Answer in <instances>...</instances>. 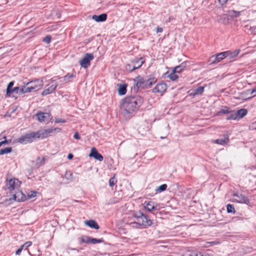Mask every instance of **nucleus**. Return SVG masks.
<instances>
[{"label": "nucleus", "mask_w": 256, "mask_h": 256, "mask_svg": "<svg viewBox=\"0 0 256 256\" xmlns=\"http://www.w3.org/2000/svg\"><path fill=\"white\" fill-rule=\"evenodd\" d=\"M143 103V98L140 96H127L121 102V110L126 116L136 112Z\"/></svg>", "instance_id": "obj_1"}, {"label": "nucleus", "mask_w": 256, "mask_h": 256, "mask_svg": "<svg viewBox=\"0 0 256 256\" xmlns=\"http://www.w3.org/2000/svg\"><path fill=\"white\" fill-rule=\"evenodd\" d=\"M134 218V222H132V226L138 228H144L150 226L152 222L150 219L148 218L142 212H138L133 215Z\"/></svg>", "instance_id": "obj_2"}, {"label": "nucleus", "mask_w": 256, "mask_h": 256, "mask_svg": "<svg viewBox=\"0 0 256 256\" xmlns=\"http://www.w3.org/2000/svg\"><path fill=\"white\" fill-rule=\"evenodd\" d=\"M30 92H35L40 90L43 86V81L41 80H36L26 83Z\"/></svg>", "instance_id": "obj_3"}, {"label": "nucleus", "mask_w": 256, "mask_h": 256, "mask_svg": "<svg viewBox=\"0 0 256 256\" xmlns=\"http://www.w3.org/2000/svg\"><path fill=\"white\" fill-rule=\"evenodd\" d=\"M94 58L92 54L86 53L84 54V57L80 60V66L84 68H88L90 64V61Z\"/></svg>", "instance_id": "obj_4"}, {"label": "nucleus", "mask_w": 256, "mask_h": 256, "mask_svg": "<svg viewBox=\"0 0 256 256\" xmlns=\"http://www.w3.org/2000/svg\"><path fill=\"white\" fill-rule=\"evenodd\" d=\"M62 129L60 128H50L48 129L41 130L40 135L41 139H44L50 136L52 134H55L56 132H60Z\"/></svg>", "instance_id": "obj_5"}, {"label": "nucleus", "mask_w": 256, "mask_h": 256, "mask_svg": "<svg viewBox=\"0 0 256 256\" xmlns=\"http://www.w3.org/2000/svg\"><path fill=\"white\" fill-rule=\"evenodd\" d=\"M58 86V84L56 80H52L50 82L48 85V86L47 88L45 89L42 92V96H46L47 94L53 92Z\"/></svg>", "instance_id": "obj_6"}, {"label": "nucleus", "mask_w": 256, "mask_h": 256, "mask_svg": "<svg viewBox=\"0 0 256 256\" xmlns=\"http://www.w3.org/2000/svg\"><path fill=\"white\" fill-rule=\"evenodd\" d=\"M20 184V182L16 178L10 179L6 183L8 188L10 190L18 188Z\"/></svg>", "instance_id": "obj_7"}, {"label": "nucleus", "mask_w": 256, "mask_h": 256, "mask_svg": "<svg viewBox=\"0 0 256 256\" xmlns=\"http://www.w3.org/2000/svg\"><path fill=\"white\" fill-rule=\"evenodd\" d=\"M233 196L236 198L235 200L238 203L245 204H248L250 203V200L248 198L244 196L242 194H234Z\"/></svg>", "instance_id": "obj_8"}, {"label": "nucleus", "mask_w": 256, "mask_h": 256, "mask_svg": "<svg viewBox=\"0 0 256 256\" xmlns=\"http://www.w3.org/2000/svg\"><path fill=\"white\" fill-rule=\"evenodd\" d=\"M88 156L90 157H93L94 158L99 160L100 162H102L104 160L103 156L100 154L94 147L92 148Z\"/></svg>", "instance_id": "obj_9"}, {"label": "nucleus", "mask_w": 256, "mask_h": 256, "mask_svg": "<svg viewBox=\"0 0 256 256\" xmlns=\"http://www.w3.org/2000/svg\"><path fill=\"white\" fill-rule=\"evenodd\" d=\"M37 119L40 122H46L49 120L50 114L48 112H38L36 115Z\"/></svg>", "instance_id": "obj_10"}, {"label": "nucleus", "mask_w": 256, "mask_h": 256, "mask_svg": "<svg viewBox=\"0 0 256 256\" xmlns=\"http://www.w3.org/2000/svg\"><path fill=\"white\" fill-rule=\"evenodd\" d=\"M167 89L166 84L162 82L157 84L156 86L152 90V92H158V93H162L164 92Z\"/></svg>", "instance_id": "obj_11"}, {"label": "nucleus", "mask_w": 256, "mask_h": 256, "mask_svg": "<svg viewBox=\"0 0 256 256\" xmlns=\"http://www.w3.org/2000/svg\"><path fill=\"white\" fill-rule=\"evenodd\" d=\"M144 58H136L132 62V70H135L140 68L142 64L144 62Z\"/></svg>", "instance_id": "obj_12"}, {"label": "nucleus", "mask_w": 256, "mask_h": 256, "mask_svg": "<svg viewBox=\"0 0 256 256\" xmlns=\"http://www.w3.org/2000/svg\"><path fill=\"white\" fill-rule=\"evenodd\" d=\"M224 52H222L217 54L216 56H213L211 57L212 64L218 63L226 58Z\"/></svg>", "instance_id": "obj_13"}, {"label": "nucleus", "mask_w": 256, "mask_h": 256, "mask_svg": "<svg viewBox=\"0 0 256 256\" xmlns=\"http://www.w3.org/2000/svg\"><path fill=\"white\" fill-rule=\"evenodd\" d=\"M18 142L20 144H28L31 143L30 136L29 133H27L24 136H20L18 140Z\"/></svg>", "instance_id": "obj_14"}, {"label": "nucleus", "mask_w": 256, "mask_h": 256, "mask_svg": "<svg viewBox=\"0 0 256 256\" xmlns=\"http://www.w3.org/2000/svg\"><path fill=\"white\" fill-rule=\"evenodd\" d=\"M240 52V50H236L234 52H232L230 50H228L226 52H224L226 58L228 57L230 59L234 58L236 57L239 54Z\"/></svg>", "instance_id": "obj_15"}, {"label": "nucleus", "mask_w": 256, "mask_h": 256, "mask_svg": "<svg viewBox=\"0 0 256 256\" xmlns=\"http://www.w3.org/2000/svg\"><path fill=\"white\" fill-rule=\"evenodd\" d=\"M13 199L16 201L22 202L26 200V197L22 192L18 191L13 194Z\"/></svg>", "instance_id": "obj_16"}, {"label": "nucleus", "mask_w": 256, "mask_h": 256, "mask_svg": "<svg viewBox=\"0 0 256 256\" xmlns=\"http://www.w3.org/2000/svg\"><path fill=\"white\" fill-rule=\"evenodd\" d=\"M144 208L150 212H152L154 210H158L156 206H154V202H146L144 203Z\"/></svg>", "instance_id": "obj_17"}, {"label": "nucleus", "mask_w": 256, "mask_h": 256, "mask_svg": "<svg viewBox=\"0 0 256 256\" xmlns=\"http://www.w3.org/2000/svg\"><path fill=\"white\" fill-rule=\"evenodd\" d=\"M144 79L141 76H138L136 80H134V84L136 85L137 88H144Z\"/></svg>", "instance_id": "obj_18"}, {"label": "nucleus", "mask_w": 256, "mask_h": 256, "mask_svg": "<svg viewBox=\"0 0 256 256\" xmlns=\"http://www.w3.org/2000/svg\"><path fill=\"white\" fill-rule=\"evenodd\" d=\"M107 15L106 14H102L100 15H94L92 16V19L96 22H102L106 20Z\"/></svg>", "instance_id": "obj_19"}, {"label": "nucleus", "mask_w": 256, "mask_h": 256, "mask_svg": "<svg viewBox=\"0 0 256 256\" xmlns=\"http://www.w3.org/2000/svg\"><path fill=\"white\" fill-rule=\"evenodd\" d=\"M84 224L89 227L94 228L96 230H98L100 228L97 222L94 220H91L85 221Z\"/></svg>", "instance_id": "obj_20"}, {"label": "nucleus", "mask_w": 256, "mask_h": 256, "mask_svg": "<svg viewBox=\"0 0 256 256\" xmlns=\"http://www.w3.org/2000/svg\"><path fill=\"white\" fill-rule=\"evenodd\" d=\"M156 82V80L154 78H149L148 80H144L143 88H146L150 87L152 85L154 84Z\"/></svg>", "instance_id": "obj_21"}, {"label": "nucleus", "mask_w": 256, "mask_h": 256, "mask_svg": "<svg viewBox=\"0 0 256 256\" xmlns=\"http://www.w3.org/2000/svg\"><path fill=\"white\" fill-rule=\"evenodd\" d=\"M236 113L237 115L238 119H239L244 116L247 114L248 111L245 108H242L236 111Z\"/></svg>", "instance_id": "obj_22"}, {"label": "nucleus", "mask_w": 256, "mask_h": 256, "mask_svg": "<svg viewBox=\"0 0 256 256\" xmlns=\"http://www.w3.org/2000/svg\"><path fill=\"white\" fill-rule=\"evenodd\" d=\"M229 142V138L227 136H224V138H219L216 140H214V142L217 144H220L221 145H224V144H226L228 143Z\"/></svg>", "instance_id": "obj_23"}, {"label": "nucleus", "mask_w": 256, "mask_h": 256, "mask_svg": "<svg viewBox=\"0 0 256 256\" xmlns=\"http://www.w3.org/2000/svg\"><path fill=\"white\" fill-rule=\"evenodd\" d=\"M186 62H182L180 65L173 68L172 70L176 73H180L186 68Z\"/></svg>", "instance_id": "obj_24"}, {"label": "nucleus", "mask_w": 256, "mask_h": 256, "mask_svg": "<svg viewBox=\"0 0 256 256\" xmlns=\"http://www.w3.org/2000/svg\"><path fill=\"white\" fill-rule=\"evenodd\" d=\"M118 92L120 95H124L126 92V85L120 84L118 88Z\"/></svg>", "instance_id": "obj_25"}, {"label": "nucleus", "mask_w": 256, "mask_h": 256, "mask_svg": "<svg viewBox=\"0 0 256 256\" xmlns=\"http://www.w3.org/2000/svg\"><path fill=\"white\" fill-rule=\"evenodd\" d=\"M228 114L227 116V117L226 118V120H236L238 119L237 115L236 114V113L235 112L230 111Z\"/></svg>", "instance_id": "obj_26"}, {"label": "nucleus", "mask_w": 256, "mask_h": 256, "mask_svg": "<svg viewBox=\"0 0 256 256\" xmlns=\"http://www.w3.org/2000/svg\"><path fill=\"white\" fill-rule=\"evenodd\" d=\"M176 72L172 70V72L170 74L168 77L172 80L175 81L178 80L179 78V76L176 74Z\"/></svg>", "instance_id": "obj_27"}, {"label": "nucleus", "mask_w": 256, "mask_h": 256, "mask_svg": "<svg viewBox=\"0 0 256 256\" xmlns=\"http://www.w3.org/2000/svg\"><path fill=\"white\" fill-rule=\"evenodd\" d=\"M91 237L88 236H82V237L79 238V240L81 242L86 243L88 244H90V243Z\"/></svg>", "instance_id": "obj_28"}, {"label": "nucleus", "mask_w": 256, "mask_h": 256, "mask_svg": "<svg viewBox=\"0 0 256 256\" xmlns=\"http://www.w3.org/2000/svg\"><path fill=\"white\" fill-rule=\"evenodd\" d=\"M14 84V82H10L6 88V94L8 96H10L12 94V86Z\"/></svg>", "instance_id": "obj_29"}, {"label": "nucleus", "mask_w": 256, "mask_h": 256, "mask_svg": "<svg viewBox=\"0 0 256 256\" xmlns=\"http://www.w3.org/2000/svg\"><path fill=\"white\" fill-rule=\"evenodd\" d=\"M30 92L29 89L28 88V86L27 84L25 86H22L20 88V90H19L18 94H22L25 93Z\"/></svg>", "instance_id": "obj_30"}, {"label": "nucleus", "mask_w": 256, "mask_h": 256, "mask_svg": "<svg viewBox=\"0 0 256 256\" xmlns=\"http://www.w3.org/2000/svg\"><path fill=\"white\" fill-rule=\"evenodd\" d=\"M190 256H212L211 254L207 253V252H192L190 255Z\"/></svg>", "instance_id": "obj_31"}, {"label": "nucleus", "mask_w": 256, "mask_h": 256, "mask_svg": "<svg viewBox=\"0 0 256 256\" xmlns=\"http://www.w3.org/2000/svg\"><path fill=\"white\" fill-rule=\"evenodd\" d=\"M12 151V148H6L0 150V155H2L10 153Z\"/></svg>", "instance_id": "obj_32"}, {"label": "nucleus", "mask_w": 256, "mask_h": 256, "mask_svg": "<svg viewBox=\"0 0 256 256\" xmlns=\"http://www.w3.org/2000/svg\"><path fill=\"white\" fill-rule=\"evenodd\" d=\"M204 87L202 86H199L196 89H194L195 94H197V95L202 94L204 92Z\"/></svg>", "instance_id": "obj_33"}, {"label": "nucleus", "mask_w": 256, "mask_h": 256, "mask_svg": "<svg viewBox=\"0 0 256 256\" xmlns=\"http://www.w3.org/2000/svg\"><path fill=\"white\" fill-rule=\"evenodd\" d=\"M167 188V185L166 184H163L161 186H160L158 187L156 189V192H163V191H164Z\"/></svg>", "instance_id": "obj_34"}, {"label": "nucleus", "mask_w": 256, "mask_h": 256, "mask_svg": "<svg viewBox=\"0 0 256 256\" xmlns=\"http://www.w3.org/2000/svg\"><path fill=\"white\" fill-rule=\"evenodd\" d=\"M227 212L228 213H235V208L232 204H228L227 205Z\"/></svg>", "instance_id": "obj_35"}, {"label": "nucleus", "mask_w": 256, "mask_h": 256, "mask_svg": "<svg viewBox=\"0 0 256 256\" xmlns=\"http://www.w3.org/2000/svg\"><path fill=\"white\" fill-rule=\"evenodd\" d=\"M104 242V240L102 238L98 239L96 238H91L90 243L91 244H96L97 243H101Z\"/></svg>", "instance_id": "obj_36"}, {"label": "nucleus", "mask_w": 256, "mask_h": 256, "mask_svg": "<svg viewBox=\"0 0 256 256\" xmlns=\"http://www.w3.org/2000/svg\"><path fill=\"white\" fill-rule=\"evenodd\" d=\"M117 180L114 176L111 178L109 180V185L110 186H114L116 183Z\"/></svg>", "instance_id": "obj_37"}, {"label": "nucleus", "mask_w": 256, "mask_h": 256, "mask_svg": "<svg viewBox=\"0 0 256 256\" xmlns=\"http://www.w3.org/2000/svg\"><path fill=\"white\" fill-rule=\"evenodd\" d=\"M219 244V242L218 241H213V242H206V244L202 246L204 248H208L210 246L212 245V244Z\"/></svg>", "instance_id": "obj_38"}, {"label": "nucleus", "mask_w": 256, "mask_h": 256, "mask_svg": "<svg viewBox=\"0 0 256 256\" xmlns=\"http://www.w3.org/2000/svg\"><path fill=\"white\" fill-rule=\"evenodd\" d=\"M230 110L229 108L225 107L224 108H222L220 110L218 114H227L230 112Z\"/></svg>", "instance_id": "obj_39"}, {"label": "nucleus", "mask_w": 256, "mask_h": 256, "mask_svg": "<svg viewBox=\"0 0 256 256\" xmlns=\"http://www.w3.org/2000/svg\"><path fill=\"white\" fill-rule=\"evenodd\" d=\"M37 192L34 191H31L28 194V196L29 198H34L36 196Z\"/></svg>", "instance_id": "obj_40"}, {"label": "nucleus", "mask_w": 256, "mask_h": 256, "mask_svg": "<svg viewBox=\"0 0 256 256\" xmlns=\"http://www.w3.org/2000/svg\"><path fill=\"white\" fill-rule=\"evenodd\" d=\"M51 40V36L49 35L46 36L45 38H44L42 40V41L45 42L46 44L50 43Z\"/></svg>", "instance_id": "obj_41"}, {"label": "nucleus", "mask_w": 256, "mask_h": 256, "mask_svg": "<svg viewBox=\"0 0 256 256\" xmlns=\"http://www.w3.org/2000/svg\"><path fill=\"white\" fill-rule=\"evenodd\" d=\"M34 134L35 135V137L36 139H41V135H40V131L38 130L36 132H34Z\"/></svg>", "instance_id": "obj_42"}, {"label": "nucleus", "mask_w": 256, "mask_h": 256, "mask_svg": "<svg viewBox=\"0 0 256 256\" xmlns=\"http://www.w3.org/2000/svg\"><path fill=\"white\" fill-rule=\"evenodd\" d=\"M29 134H30V139L31 140V142H32L33 141L36 140V138L35 137V135H34V132H30Z\"/></svg>", "instance_id": "obj_43"}, {"label": "nucleus", "mask_w": 256, "mask_h": 256, "mask_svg": "<svg viewBox=\"0 0 256 256\" xmlns=\"http://www.w3.org/2000/svg\"><path fill=\"white\" fill-rule=\"evenodd\" d=\"M20 90V87H18V86L14 87L12 90V94L16 93V94H18Z\"/></svg>", "instance_id": "obj_44"}, {"label": "nucleus", "mask_w": 256, "mask_h": 256, "mask_svg": "<svg viewBox=\"0 0 256 256\" xmlns=\"http://www.w3.org/2000/svg\"><path fill=\"white\" fill-rule=\"evenodd\" d=\"M54 122L56 123H60V122L64 123L66 122L65 120L62 119V118H56Z\"/></svg>", "instance_id": "obj_45"}, {"label": "nucleus", "mask_w": 256, "mask_h": 256, "mask_svg": "<svg viewBox=\"0 0 256 256\" xmlns=\"http://www.w3.org/2000/svg\"><path fill=\"white\" fill-rule=\"evenodd\" d=\"M132 64H128L126 65V69L128 70H130V72H132L134 71V70H132Z\"/></svg>", "instance_id": "obj_46"}, {"label": "nucleus", "mask_w": 256, "mask_h": 256, "mask_svg": "<svg viewBox=\"0 0 256 256\" xmlns=\"http://www.w3.org/2000/svg\"><path fill=\"white\" fill-rule=\"evenodd\" d=\"M32 244V243L30 241L26 242L24 244V246H25V248L26 249L29 246H31Z\"/></svg>", "instance_id": "obj_47"}, {"label": "nucleus", "mask_w": 256, "mask_h": 256, "mask_svg": "<svg viewBox=\"0 0 256 256\" xmlns=\"http://www.w3.org/2000/svg\"><path fill=\"white\" fill-rule=\"evenodd\" d=\"M10 141L8 140H4V141H2V142H0V147L3 145V144H8V143H10Z\"/></svg>", "instance_id": "obj_48"}, {"label": "nucleus", "mask_w": 256, "mask_h": 256, "mask_svg": "<svg viewBox=\"0 0 256 256\" xmlns=\"http://www.w3.org/2000/svg\"><path fill=\"white\" fill-rule=\"evenodd\" d=\"M74 138L76 140H80V136L78 134V132H76L74 134Z\"/></svg>", "instance_id": "obj_49"}, {"label": "nucleus", "mask_w": 256, "mask_h": 256, "mask_svg": "<svg viewBox=\"0 0 256 256\" xmlns=\"http://www.w3.org/2000/svg\"><path fill=\"white\" fill-rule=\"evenodd\" d=\"M219 2L221 4L222 6L226 4L228 1V0H218Z\"/></svg>", "instance_id": "obj_50"}, {"label": "nucleus", "mask_w": 256, "mask_h": 256, "mask_svg": "<svg viewBox=\"0 0 256 256\" xmlns=\"http://www.w3.org/2000/svg\"><path fill=\"white\" fill-rule=\"evenodd\" d=\"M190 96H192L193 97L195 96H196L197 95V94H195V91L194 90H192V92L190 93Z\"/></svg>", "instance_id": "obj_51"}, {"label": "nucleus", "mask_w": 256, "mask_h": 256, "mask_svg": "<svg viewBox=\"0 0 256 256\" xmlns=\"http://www.w3.org/2000/svg\"><path fill=\"white\" fill-rule=\"evenodd\" d=\"M162 30H163V29L162 28L158 27L157 28H156V32L158 33L162 32Z\"/></svg>", "instance_id": "obj_52"}, {"label": "nucleus", "mask_w": 256, "mask_h": 256, "mask_svg": "<svg viewBox=\"0 0 256 256\" xmlns=\"http://www.w3.org/2000/svg\"><path fill=\"white\" fill-rule=\"evenodd\" d=\"M22 250H21V248H18L16 252V255H20Z\"/></svg>", "instance_id": "obj_53"}, {"label": "nucleus", "mask_w": 256, "mask_h": 256, "mask_svg": "<svg viewBox=\"0 0 256 256\" xmlns=\"http://www.w3.org/2000/svg\"><path fill=\"white\" fill-rule=\"evenodd\" d=\"M73 76H73V74H68V75H66V76H64V78H65V79H66L67 78H72L73 77Z\"/></svg>", "instance_id": "obj_54"}, {"label": "nucleus", "mask_w": 256, "mask_h": 256, "mask_svg": "<svg viewBox=\"0 0 256 256\" xmlns=\"http://www.w3.org/2000/svg\"><path fill=\"white\" fill-rule=\"evenodd\" d=\"M74 156L72 154H69L68 156V158L69 160H72Z\"/></svg>", "instance_id": "obj_55"}, {"label": "nucleus", "mask_w": 256, "mask_h": 256, "mask_svg": "<svg viewBox=\"0 0 256 256\" xmlns=\"http://www.w3.org/2000/svg\"><path fill=\"white\" fill-rule=\"evenodd\" d=\"M252 94H254V95H256V88L252 90Z\"/></svg>", "instance_id": "obj_56"}, {"label": "nucleus", "mask_w": 256, "mask_h": 256, "mask_svg": "<svg viewBox=\"0 0 256 256\" xmlns=\"http://www.w3.org/2000/svg\"><path fill=\"white\" fill-rule=\"evenodd\" d=\"M24 248H25V246H24V244L20 246V247L19 248H21V250H22Z\"/></svg>", "instance_id": "obj_57"}, {"label": "nucleus", "mask_w": 256, "mask_h": 256, "mask_svg": "<svg viewBox=\"0 0 256 256\" xmlns=\"http://www.w3.org/2000/svg\"><path fill=\"white\" fill-rule=\"evenodd\" d=\"M44 158H42V161H44Z\"/></svg>", "instance_id": "obj_58"}]
</instances>
